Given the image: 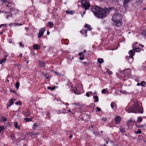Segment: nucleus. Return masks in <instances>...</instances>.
Masks as SVG:
<instances>
[{
    "label": "nucleus",
    "instance_id": "nucleus-1",
    "mask_svg": "<svg viewBox=\"0 0 146 146\" xmlns=\"http://www.w3.org/2000/svg\"><path fill=\"white\" fill-rule=\"evenodd\" d=\"M91 11L95 15L99 18L102 19L106 16V15L108 14L111 10L110 9L105 8L104 9L100 8L99 6H93L91 9Z\"/></svg>",
    "mask_w": 146,
    "mask_h": 146
},
{
    "label": "nucleus",
    "instance_id": "nucleus-2",
    "mask_svg": "<svg viewBox=\"0 0 146 146\" xmlns=\"http://www.w3.org/2000/svg\"><path fill=\"white\" fill-rule=\"evenodd\" d=\"M131 103H133V104L127 110L128 113H143V109L142 107L141 103L140 101H131L129 104Z\"/></svg>",
    "mask_w": 146,
    "mask_h": 146
},
{
    "label": "nucleus",
    "instance_id": "nucleus-3",
    "mask_svg": "<svg viewBox=\"0 0 146 146\" xmlns=\"http://www.w3.org/2000/svg\"><path fill=\"white\" fill-rule=\"evenodd\" d=\"M121 16L120 14L117 13L112 17L113 24L117 27H120L121 25Z\"/></svg>",
    "mask_w": 146,
    "mask_h": 146
},
{
    "label": "nucleus",
    "instance_id": "nucleus-4",
    "mask_svg": "<svg viewBox=\"0 0 146 146\" xmlns=\"http://www.w3.org/2000/svg\"><path fill=\"white\" fill-rule=\"evenodd\" d=\"M80 118L82 120H84L85 121H88L90 118V116L88 114H87L84 112L80 114L79 116Z\"/></svg>",
    "mask_w": 146,
    "mask_h": 146
},
{
    "label": "nucleus",
    "instance_id": "nucleus-5",
    "mask_svg": "<svg viewBox=\"0 0 146 146\" xmlns=\"http://www.w3.org/2000/svg\"><path fill=\"white\" fill-rule=\"evenodd\" d=\"M86 0H82L81 2L82 6L86 10L88 9L90 7V4L89 3L86 1Z\"/></svg>",
    "mask_w": 146,
    "mask_h": 146
},
{
    "label": "nucleus",
    "instance_id": "nucleus-6",
    "mask_svg": "<svg viewBox=\"0 0 146 146\" xmlns=\"http://www.w3.org/2000/svg\"><path fill=\"white\" fill-rule=\"evenodd\" d=\"M129 56L128 57L129 58L128 60L129 62L130 63H131L133 61V56L134 55V53L132 50H130L129 52Z\"/></svg>",
    "mask_w": 146,
    "mask_h": 146
},
{
    "label": "nucleus",
    "instance_id": "nucleus-7",
    "mask_svg": "<svg viewBox=\"0 0 146 146\" xmlns=\"http://www.w3.org/2000/svg\"><path fill=\"white\" fill-rule=\"evenodd\" d=\"M23 114L27 117H29L31 114V110L29 108H26L23 112Z\"/></svg>",
    "mask_w": 146,
    "mask_h": 146
},
{
    "label": "nucleus",
    "instance_id": "nucleus-8",
    "mask_svg": "<svg viewBox=\"0 0 146 146\" xmlns=\"http://www.w3.org/2000/svg\"><path fill=\"white\" fill-rule=\"evenodd\" d=\"M91 125L89 127V129L90 130L92 131L93 133H95V132H94V131H95L97 129L96 123H94V122H92L91 123Z\"/></svg>",
    "mask_w": 146,
    "mask_h": 146
},
{
    "label": "nucleus",
    "instance_id": "nucleus-9",
    "mask_svg": "<svg viewBox=\"0 0 146 146\" xmlns=\"http://www.w3.org/2000/svg\"><path fill=\"white\" fill-rule=\"evenodd\" d=\"M45 31V29L44 28H42L41 30L39 31V33H38V37L40 38L43 36L44 31Z\"/></svg>",
    "mask_w": 146,
    "mask_h": 146
},
{
    "label": "nucleus",
    "instance_id": "nucleus-10",
    "mask_svg": "<svg viewBox=\"0 0 146 146\" xmlns=\"http://www.w3.org/2000/svg\"><path fill=\"white\" fill-rule=\"evenodd\" d=\"M135 122L134 121H133L131 120H130L128 121L127 126L131 128L133 126V124L135 123Z\"/></svg>",
    "mask_w": 146,
    "mask_h": 146
},
{
    "label": "nucleus",
    "instance_id": "nucleus-11",
    "mask_svg": "<svg viewBox=\"0 0 146 146\" xmlns=\"http://www.w3.org/2000/svg\"><path fill=\"white\" fill-rule=\"evenodd\" d=\"M121 120V117L119 116H117L115 119V123L116 124H118L120 123Z\"/></svg>",
    "mask_w": 146,
    "mask_h": 146
},
{
    "label": "nucleus",
    "instance_id": "nucleus-12",
    "mask_svg": "<svg viewBox=\"0 0 146 146\" xmlns=\"http://www.w3.org/2000/svg\"><path fill=\"white\" fill-rule=\"evenodd\" d=\"M72 91L75 94H80V93L79 91H77V88L76 87H74L72 89Z\"/></svg>",
    "mask_w": 146,
    "mask_h": 146
},
{
    "label": "nucleus",
    "instance_id": "nucleus-13",
    "mask_svg": "<svg viewBox=\"0 0 146 146\" xmlns=\"http://www.w3.org/2000/svg\"><path fill=\"white\" fill-rule=\"evenodd\" d=\"M14 101H9L6 105L7 108L8 109L9 107H10L13 104Z\"/></svg>",
    "mask_w": 146,
    "mask_h": 146
},
{
    "label": "nucleus",
    "instance_id": "nucleus-14",
    "mask_svg": "<svg viewBox=\"0 0 146 146\" xmlns=\"http://www.w3.org/2000/svg\"><path fill=\"white\" fill-rule=\"evenodd\" d=\"M14 126L15 127L18 129L19 130H20V129L21 126L18 125V124L17 121L15 122Z\"/></svg>",
    "mask_w": 146,
    "mask_h": 146
},
{
    "label": "nucleus",
    "instance_id": "nucleus-15",
    "mask_svg": "<svg viewBox=\"0 0 146 146\" xmlns=\"http://www.w3.org/2000/svg\"><path fill=\"white\" fill-rule=\"evenodd\" d=\"M5 15L6 16L7 19H8L9 17H11L12 16V14L10 12H7L5 13Z\"/></svg>",
    "mask_w": 146,
    "mask_h": 146
},
{
    "label": "nucleus",
    "instance_id": "nucleus-16",
    "mask_svg": "<svg viewBox=\"0 0 146 146\" xmlns=\"http://www.w3.org/2000/svg\"><path fill=\"white\" fill-rule=\"evenodd\" d=\"M39 64L42 67H44L45 66V64L43 61H39Z\"/></svg>",
    "mask_w": 146,
    "mask_h": 146
},
{
    "label": "nucleus",
    "instance_id": "nucleus-17",
    "mask_svg": "<svg viewBox=\"0 0 146 146\" xmlns=\"http://www.w3.org/2000/svg\"><path fill=\"white\" fill-rule=\"evenodd\" d=\"M33 47L36 50H37L40 48V46L37 45V44L34 45Z\"/></svg>",
    "mask_w": 146,
    "mask_h": 146
},
{
    "label": "nucleus",
    "instance_id": "nucleus-18",
    "mask_svg": "<svg viewBox=\"0 0 146 146\" xmlns=\"http://www.w3.org/2000/svg\"><path fill=\"white\" fill-rule=\"evenodd\" d=\"M10 137L13 141H14L15 140V136L13 133H11L10 135Z\"/></svg>",
    "mask_w": 146,
    "mask_h": 146
},
{
    "label": "nucleus",
    "instance_id": "nucleus-19",
    "mask_svg": "<svg viewBox=\"0 0 146 146\" xmlns=\"http://www.w3.org/2000/svg\"><path fill=\"white\" fill-rule=\"evenodd\" d=\"M33 118L32 117H31L29 118H26L24 119V120L27 122L31 121H32V119Z\"/></svg>",
    "mask_w": 146,
    "mask_h": 146
},
{
    "label": "nucleus",
    "instance_id": "nucleus-20",
    "mask_svg": "<svg viewBox=\"0 0 146 146\" xmlns=\"http://www.w3.org/2000/svg\"><path fill=\"white\" fill-rule=\"evenodd\" d=\"M84 27L85 28H88V30L89 31H90L91 30L92 28H91L90 26L88 24L85 25H84Z\"/></svg>",
    "mask_w": 146,
    "mask_h": 146
},
{
    "label": "nucleus",
    "instance_id": "nucleus-21",
    "mask_svg": "<svg viewBox=\"0 0 146 146\" xmlns=\"http://www.w3.org/2000/svg\"><path fill=\"white\" fill-rule=\"evenodd\" d=\"M131 1V0H125L123 2L124 5L127 6Z\"/></svg>",
    "mask_w": 146,
    "mask_h": 146
},
{
    "label": "nucleus",
    "instance_id": "nucleus-22",
    "mask_svg": "<svg viewBox=\"0 0 146 146\" xmlns=\"http://www.w3.org/2000/svg\"><path fill=\"white\" fill-rule=\"evenodd\" d=\"M102 93L104 94H105L106 93L108 94V92L106 89H104L102 90Z\"/></svg>",
    "mask_w": 146,
    "mask_h": 146
},
{
    "label": "nucleus",
    "instance_id": "nucleus-23",
    "mask_svg": "<svg viewBox=\"0 0 146 146\" xmlns=\"http://www.w3.org/2000/svg\"><path fill=\"white\" fill-rule=\"evenodd\" d=\"M136 2L137 5H140L143 3V0H136Z\"/></svg>",
    "mask_w": 146,
    "mask_h": 146
},
{
    "label": "nucleus",
    "instance_id": "nucleus-24",
    "mask_svg": "<svg viewBox=\"0 0 146 146\" xmlns=\"http://www.w3.org/2000/svg\"><path fill=\"white\" fill-rule=\"evenodd\" d=\"M111 107L113 109L115 108L116 104L114 103L113 102H112L111 104Z\"/></svg>",
    "mask_w": 146,
    "mask_h": 146
},
{
    "label": "nucleus",
    "instance_id": "nucleus-25",
    "mask_svg": "<svg viewBox=\"0 0 146 146\" xmlns=\"http://www.w3.org/2000/svg\"><path fill=\"white\" fill-rule=\"evenodd\" d=\"M104 60L102 58H99L98 59V62L100 63H102L104 62Z\"/></svg>",
    "mask_w": 146,
    "mask_h": 146
},
{
    "label": "nucleus",
    "instance_id": "nucleus-26",
    "mask_svg": "<svg viewBox=\"0 0 146 146\" xmlns=\"http://www.w3.org/2000/svg\"><path fill=\"white\" fill-rule=\"evenodd\" d=\"M56 87H57V86L56 87L55 86H54L53 87L48 86L47 87V88L49 90H53L55 89Z\"/></svg>",
    "mask_w": 146,
    "mask_h": 146
},
{
    "label": "nucleus",
    "instance_id": "nucleus-27",
    "mask_svg": "<svg viewBox=\"0 0 146 146\" xmlns=\"http://www.w3.org/2000/svg\"><path fill=\"white\" fill-rule=\"evenodd\" d=\"M143 120V118L142 117H141L140 116L138 117V119H137V121L138 122H141Z\"/></svg>",
    "mask_w": 146,
    "mask_h": 146
},
{
    "label": "nucleus",
    "instance_id": "nucleus-28",
    "mask_svg": "<svg viewBox=\"0 0 146 146\" xmlns=\"http://www.w3.org/2000/svg\"><path fill=\"white\" fill-rule=\"evenodd\" d=\"M120 132L122 133H124L125 132V129L123 127H121L120 129Z\"/></svg>",
    "mask_w": 146,
    "mask_h": 146
},
{
    "label": "nucleus",
    "instance_id": "nucleus-29",
    "mask_svg": "<svg viewBox=\"0 0 146 146\" xmlns=\"http://www.w3.org/2000/svg\"><path fill=\"white\" fill-rule=\"evenodd\" d=\"M141 132H142V131H141V129H138L137 131H135L134 132V133L136 134H140L141 133Z\"/></svg>",
    "mask_w": 146,
    "mask_h": 146
},
{
    "label": "nucleus",
    "instance_id": "nucleus-30",
    "mask_svg": "<svg viewBox=\"0 0 146 146\" xmlns=\"http://www.w3.org/2000/svg\"><path fill=\"white\" fill-rule=\"evenodd\" d=\"M51 0H41V1L43 3L49 2Z\"/></svg>",
    "mask_w": 146,
    "mask_h": 146
},
{
    "label": "nucleus",
    "instance_id": "nucleus-31",
    "mask_svg": "<svg viewBox=\"0 0 146 146\" xmlns=\"http://www.w3.org/2000/svg\"><path fill=\"white\" fill-rule=\"evenodd\" d=\"M22 104V101H18L15 103V104L16 105H20Z\"/></svg>",
    "mask_w": 146,
    "mask_h": 146
},
{
    "label": "nucleus",
    "instance_id": "nucleus-32",
    "mask_svg": "<svg viewBox=\"0 0 146 146\" xmlns=\"http://www.w3.org/2000/svg\"><path fill=\"white\" fill-rule=\"evenodd\" d=\"M5 129V128L3 126H0V132H1L4 131Z\"/></svg>",
    "mask_w": 146,
    "mask_h": 146
},
{
    "label": "nucleus",
    "instance_id": "nucleus-33",
    "mask_svg": "<svg viewBox=\"0 0 146 146\" xmlns=\"http://www.w3.org/2000/svg\"><path fill=\"white\" fill-rule=\"evenodd\" d=\"M6 59V58H3V59H1L0 61V64H1L5 62Z\"/></svg>",
    "mask_w": 146,
    "mask_h": 146
},
{
    "label": "nucleus",
    "instance_id": "nucleus-34",
    "mask_svg": "<svg viewBox=\"0 0 146 146\" xmlns=\"http://www.w3.org/2000/svg\"><path fill=\"white\" fill-rule=\"evenodd\" d=\"M140 50L141 49L139 47L136 48L134 50V51L136 52H139Z\"/></svg>",
    "mask_w": 146,
    "mask_h": 146
},
{
    "label": "nucleus",
    "instance_id": "nucleus-35",
    "mask_svg": "<svg viewBox=\"0 0 146 146\" xmlns=\"http://www.w3.org/2000/svg\"><path fill=\"white\" fill-rule=\"evenodd\" d=\"M19 85H20L19 83L18 82H17V83L15 84V86L16 88L17 89H18L19 88Z\"/></svg>",
    "mask_w": 146,
    "mask_h": 146
},
{
    "label": "nucleus",
    "instance_id": "nucleus-36",
    "mask_svg": "<svg viewBox=\"0 0 146 146\" xmlns=\"http://www.w3.org/2000/svg\"><path fill=\"white\" fill-rule=\"evenodd\" d=\"M141 85L142 86L144 87L145 86L146 83L145 81H143L141 82Z\"/></svg>",
    "mask_w": 146,
    "mask_h": 146
},
{
    "label": "nucleus",
    "instance_id": "nucleus-37",
    "mask_svg": "<svg viewBox=\"0 0 146 146\" xmlns=\"http://www.w3.org/2000/svg\"><path fill=\"white\" fill-rule=\"evenodd\" d=\"M93 98L95 100H98V97L97 95H94Z\"/></svg>",
    "mask_w": 146,
    "mask_h": 146
},
{
    "label": "nucleus",
    "instance_id": "nucleus-38",
    "mask_svg": "<svg viewBox=\"0 0 146 146\" xmlns=\"http://www.w3.org/2000/svg\"><path fill=\"white\" fill-rule=\"evenodd\" d=\"M2 119L3 122H5L7 120V119L6 117L4 116H3L2 117Z\"/></svg>",
    "mask_w": 146,
    "mask_h": 146
},
{
    "label": "nucleus",
    "instance_id": "nucleus-39",
    "mask_svg": "<svg viewBox=\"0 0 146 146\" xmlns=\"http://www.w3.org/2000/svg\"><path fill=\"white\" fill-rule=\"evenodd\" d=\"M37 124L36 123H34L33 124V129H35L36 128V127L37 126Z\"/></svg>",
    "mask_w": 146,
    "mask_h": 146
},
{
    "label": "nucleus",
    "instance_id": "nucleus-40",
    "mask_svg": "<svg viewBox=\"0 0 146 146\" xmlns=\"http://www.w3.org/2000/svg\"><path fill=\"white\" fill-rule=\"evenodd\" d=\"M48 24L49 25H50V27L52 28L53 27V23L52 22H51V21L49 22Z\"/></svg>",
    "mask_w": 146,
    "mask_h": 146
},
{
    "label": "nucleus",
    "instance_id": "nucleus-41",
    "mask_svg": "<svg viewBox=\"0 0 146 146\" xmlns=\"http://www.w3.org/2000/svg\"><path fill=\"white\" fill-rule=\"evenodd\" d=\"M135 125L136 126V127H138V128L139 127L141 129H142V128H143L144 127V125H137V124L136 123H135Z\"/></svg>",
    "mask_w": 146,
    "mask_h": 146
},
{
    "label": "nucleus",
    "instance_id": "nucleus-42",
    "mask_svg": "<svg viewBox=\"0 0 146 146\" xmlns=\"http://www.w3.org/2000/svg\"><path fill=\"white\" fill-rule=\"evenodd\" d=\"M69 112H71V113L72 114H74V113L73 112V111H71L70 110H68L67 111H66V112H64V113H68Z\"/></svg>",
    "mask_w": 146,
    "mask_h": 146
},
{
    "label": "nucleus",
    "instance_id": "nucleus-43",
    "mask_svg": "<svg viewBox=\"0 0 146 146\" xmlns=\"http://www.w3.org/2000/svg\"><path fill=\"white\" fill-rule=\"evenodd\" d=\"M142 34L144 36H146V30L143 31L142 32Z\"/></svg>",
    "mask_w": 146,
    "mask_h": 146
},
{
    "label": "nucleus",
    "instance_id": "nucleus-44",
    "mask_svg": "<svg viewBox=\"0 0 146 146\" xmlns=\"http://www.w3.org/2000/svg\"><path fill=\"white\" fill-rule=\"evenodd\" d=\"M50 112H48L46 114V117L47 118H50Z\"/></svg>",
    "mask_w": 146,
    "mask_h": 146
},
{
    "label": "nucleus",
    "instance_id": "nucleus-45",
    "mask_svg": "<svg viewBox=\"0 0 146 146\" xmlns=\"http://www.w3.org/2000/svg\"><path fill=\"white\" fill-rule=\"evenodd\" d=\"M87 30H84L83 31H80V33H84L85 34H86L87 33Z\"/></svg>",
    "mask_w": 146,
    "mask_h": 146
},
{
    "label": "nucleus",
    "instance_id": "nucleus-46",
    "mask_svg": "<svg viewBox=\"0 0 146 146\" xmlns=\"http://www.w3.org/2000/svg\"><path fill=\"white\" fill-rule=\"evenodd\" d=\"M54 73L55 74H56V75H57V76H60L61 75L58 72H56V71H54Z\"/></svg>",
    "mask_w": 146,
    "mask_h": 146
},
{
    "label": "nucleus",
    "instance_id": "nucleus-47",
    "mask_svg": "<svg viewBox=\"0 0 146 146\" xmlns=\"http://www.w3.org/2000/svg\"><path fill=\"white\" fill-rule=\"evenodd\" d=\"M102 119L104 121H106L107 120V119L106 117H102Z\"/></svg>",
    "mask_w": 146,
    "mask_h": 146
},
{
    "label": "nucleus",
    "instance_id": "nucleus-48",
    "mask_svg": "<svg viewBox=\"0 0 146 146\" xmlns=\"http://www.w3.org/2000/svg\"><path fill=\"white\" fill-rule=\"evenodd\" d=\"M97 109V111H101V109L100 108L97 107L96 108Z\"/></svg>",
    "mask_w": 146,
    "mask_h": 146
},
{
    "label": "nucleus",
    "instance_id": "nucleus-49",
    "mask_svg": "<svg viewBox=\"0 0 146 146\" xmlns=\"http://www.w3.org/2000/svg\"><path fill=\"white\" fill-rule=\"evenodd\" d=\"M10 91L11 92H13L14 93H16V92L15 91H14L13 89H11L10 90Z\"/></svg>",
    "mask_w": 146,
    "mask_h": 146
},
{
    "label": "nucleus",
    "instance_id": "nucleus-50",
    "mask_svg": "<svg viewBox=\"0 0 146 146\" xmlns=\"http://www.w3.org/2000/svg\"><path fill=\"white\" fill-rule=\"evenodd\" d=\"M74 11H70V14L72 15L74 14Z\"/></svg>",
    "mask_w": 146,
    "mask_h": 146
},
{
    "label": "nucleus",
    "instance_id": "nucleus-51",
    "mask_svg": "<svg viewBox=\"0 0 146 146\" xmlns=\"http://www.w3.org/2000/svg\"><path fill=\"white\" fill-rule=\"evenodd\" d=\"M90 93L89 92H87L86 93V95L88 97L89 96Z\"/></svg>",
    "mask_w": 146,
    "mask_h": 146
},
{
    "label": "nucleus",
    "instance_id": "nucleus-52",
    "mask_svg": "<svg viewBox=\"0 0 146 146\" xmlns=\"http://www.w3.org/2000/svg\"><path fill=\"white\" fill-rule=\"evenodd\" d=\"M48 76V75L47 74H46L45 76V77L47 79H48L49 78V76Z\"/></svg>",
    "mask_w": 146,
    "mask_h": 146
},
{
    "label": "nucleus",
    "instance_id": "nucleus-53",
    "mask_svg": "<svg viewBox=\"0 0 146 146\" xmlns=\"http://www.w3.org/2000/svg\"><path fill=\"white\" fill-rule=\"evenodd\" d=\"M83 63L84 64H86V65H87L89 64V63H88L87 62H83Z\"/></svg>",
    "mask_w": 146,
    "mask_h": 146
},
{
    "label": "nucleus",
    "instance_id": "nucleus-54",
    "mask_svg": "<svg viewBox=\"0 0 146 146\" xmlns=\"http://www.w3.org/2000/svg\"><path fill=\"white\" fill-rule=\"evenodd\" d=\"M1 26H4L6 27L7 26V25L6 24H2L1 25Z\"/></svg>",
    "mask_w": 146,
    "mask_h": 146
},
{
    "label": "nucleus",
    "instance_id": "nucleus-55",
    "mask_svg": "<svg viewBox=\"0 0 146 146\" xmlns=\"http://www.w3.org/2000/svg\"><path fill=\"white\" fill-rule=\"evenodd\" d=\"M15 25H17V26L18 25H20V26H21V25H22V24H21V23H15Z\"/></svg>",
    "mask_w": 146,
    "mask_h": 146
},
{
    "label": "nucleus",
    "instance_id": "nucleus-56",
    "mask_svg": "<svg viewBox=\"0 0 146 146\" xmlns=\"http://www.w3.org/2000/svg\"><path fill=\"white\" fill-rule=\"evenodd\" d=\"M19 44L20 46H22V47H23L24 46L22 44V43H21V42H20Z\"/></svg>",
    "mask_w": 146,
    "mask_h": 146
},
{
    "label": "nucleus",
    "instance_id": "nucleus-57",
    "mask_svg": "<svg viewBox=\"0 0 146 146\" xmlns=\"http://www.w3.org/2000/svg\"><path fill=\"white\" fill-rule=\"evenodd\" d=\"M120 92L123 94H124L125 93V91L121 90Z\"/></svg>",
    "mask_w": 146,
    "mask_h": 146
},
{
    "label": "nucleus",
    "instance_id": "nucleus-58",
    "mask_svg": "<svg viewBox=\"0 0 146 146\" xmlns=\"http://www.w3.org/2000/svg\"><path fill=\"white\" fill-rule=\"evenodd\" d=\"M79 59L80 60H82L84 59V58L83 57L81 56L80 57Z\"/></svg>",
    "mask_w": 146,
    "mask_h": 146
},
{
    "label": "nucleus",
    "instance_id": "nucleus-59",
    "mask_svg": "<svg viewBox=\"0 0 146 146\" xmlns=\"http://www.w3.org/2000/svg\"><path fill=\"white\" fill-rule=\"evenodd\" d=\"M83 53L82 52H80L79 53V55L80 56L83 55Z\"/></svg>",
    "mask_w": 146,
    "mask_h": 146
},
{
    "label": "nucleus",
    "instance_id": "nucleus-60",
    "mask_svg": "<svg viewBox=\"0 0 146 146\" xmlns=\"http://www.w3.org/2000/svg\"><path fill=\"white\" fill-rule=\"evenodd\" d=\"M66 13L67 14H70V11H66Z\"/></svg>",
    "mask_w": 146,
    "mask_h": 146
},
{
    "label": "nucleus",
    "instance_id": "nucleus-61",
    "mask_svg": "<svg viewBox=\"0 0 146 146\" xmlns=\"http://www.w3.org/2000/svg\"><path fill=\"white\" fill-rule=\"evenodd\" d=\"M73 135L72 134H70V136H69V137L70 138H71L72 137Z\"/></svg>",
    "mask_w": 146,
    "mask_h": 146
},
{
    "label": "nucleus",
    "instance_id": "nucleus-62",
    "mask_svg": "<svg viewBox=\"0 0 146 146\" xmlns=\"http://www.w3.org/2000/svg\"><path fill=\"white\" fill-rule=\"evenodd\" d=\"M66 110L65 108H63L62 109V111L64 113V112H65L64 111H66Z\"/></svg>",
    "mask_w": 146,
    "mask_h": 146
},
{
    "label": "nucleus",
    "instance_id": "nucleus-63",
    "mask_svg": "<svg viewBox=\"0 0 146 146\" xmlns=\"http://www.w3.org/2000/svg\"><path fill=\"white\" fill-rule=\"evenodd\" d=\"M14 10V8H13V7H12L10 9V11L12 12Z\"/></svg>",
    "mask_w": 146,
    "mask_h": 146
},
{
    "label": "nucleus",
    "instance_id": "nucleus-64",
    "mask_svg": "<svg viewBox=\"0 0 146 146\" xmlns=\"http://www.w3.org/2000/svg\"><path fill=\"white\" fill-rule=\"evenodd\" d=\"M25 29L27 31V30H29V28L28 27H26L25 28Z\"/></svg>",
    "mask_w": 146,
    "mask_h": 146
}]
</instances>
